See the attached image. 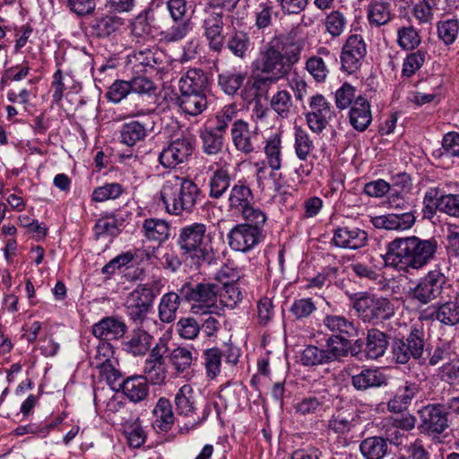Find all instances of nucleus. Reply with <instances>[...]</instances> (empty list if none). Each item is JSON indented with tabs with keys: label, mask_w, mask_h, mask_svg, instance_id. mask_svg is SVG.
I'll return each instance as SVG.
<instances>
[{
	"label": "nucleus",
	"mask_w": 459,
	"mask_h": 459,
	"mask_svg": "<svg viewBox=\"0 0 459 459\" xmlns=\"http://www.w3.org/2000/svg\"><path fill=\"white\" fill-rule=\"evenodd\" d=\"M120 424L123 434L126 436L130 446L138 448L143 445L146 439V434L138 417L134 415L122 417Z\"/></svg>",
	"instance_id": "31"
},
{
	"label": "nucleus",
	"mask_w": 459,
	"mask_h": 459,
	"mask_svg": "<svg viewBox=\"0 0 459 459\" xmlns=\"http://www.w3.org/2000/svg\"><path fill=\"white\" fill-rule=\"evenodd\" d=\"M385 204L389 209L397 211L411 210L412 200L410 196L411 189V178L406 173L398 174L394 179Z\"/></svg>",
	"instance_id": "19"
},
{
	"label": "nucleus",
	"mask_w": 459,
	"mask_h": 459,
	"mask_svg": "<svg viewBox=\"0 0 459 459\" xmlns=\"http://www.w3.org/2000/svg\"><path fill=\"white\" fill-rule=\"evenodd\" d=\"M200 195L198 186L192 179L169 174L164 178L158 200L169 214L179 216L193 211Z\"/></svg>",
	"instance_id": "3"
},
{
	"label": "nucleus",
	"mask_w": 459,
	"mask_h": 459,
	"mask_svg": "<svg viewBox=\"0 0 459 459\" xmlns=\"http://www.w3.org/2000/svg\"><path fill=\"white\" fill-rule=\"evenodd\" d=\"M387 449L386 440L377 436L367 437L359 445V451L365 459H383Z\"/></svg>",
	"instance_id": "41"
},
{
	"label": "nucleus",
	"mask_w": 459,
	"mask_h": 459,
	"mask_svg": "<svg viewBox=\"0 0 459 459\" xmlns=\"http://www.w3.org/2000/svg\"><path fill=\"white\" fill-rule=\"evenodd\" d=\"M349 119L352 127L358 132H364L372 122L370 104L359 96L355 100L349 112Z\"/></svg>",
	"instance_id": "26"
},
{
	"label": "nucleus",
	"mask_w": 459,
	"mask_h": 459,
	"mask_svg": "<svg viewBox=\"0 0 459 459\" xmlns=\"http://www.w3.org/2000/svg\"><path fill=\"white\" fill-rule=\"evenodd\" d=\"M420 423L419 429L429 436L436 437L448 428L447 413L440 403L423 406L418 411Z\"/></svg>",
	"instance_id": "14"
},
{
	"label": "nucleus",
	"mask_w": 459,
	"mask_h": 459,
	"mask_svg": "<svg viewBox=\"0 0 459 459\" xmlns=\"http://www.w3.org/2000/svg\"><path fill=\"white\" fill-rule=\"evenodd\" d=\"M93 231L97 238L116 236L119 232L117 220L110 214L102 216L96 221Z\"/></svg>",
	"instance_id": "63"
},
{
	"label": "nucleus",
	"mask_w": 459,
	"mask_h": 459,
	"mask_svg": "<svg viewBox=\"0 0 459 459\" xmlns=\"http://www.w3.org/2000/svg\"><path fill=\"white\" fill-rule=\"evenodd\" d=\"M355 411H339L332 415L328 421V429L337 434H345L357 425Z\"/></svg>",
	"instance_id": "45"
},
{
	"label": "nucleus",
	"mask_w": 459,
	"mask_h": 459,
	"mask_svg": "<svg viewBox=\"0 0 459 459\" xmlns=\"http://www.w3.org/2000/svg\"><path fill=\"white\" fill-rule=\"evenodd\" d=\"M169 360L175 371L180 374L188 370L195 359L188 349L178 347L169 353Z\"/></svg>",
	"instance_id": "54"
},
{
	"label": "nucleus",
	"mask_w": 459,
	"mask_h": 459,
	"mask_svg": "<svg viewBox=\"0 0 459 459\" xmlns=\"http://www.w3.org/2000/svg\"><path fill=\"white\" fill-rule=\"evenodd\" d=\"M451 285L446 274L438 268L429 271L408 290V297L421 306L441 298Z\"/></svg>",
	"instance_id": "6"
},
{
	"label": "nucleus",
	"mask_w": 459,
	"mask_h": 459,
	"mask_svg": "<svg viewBox=\"0 0 459 459\" xmlns=\"http://www.w3.org/2000/svg\"><path fill=\"white\" fill-rule=\"evenodd\" d=\"M160 7L159 3L152 2L149 7L141 12L132 23V32L134 36L143 37L152 32L151 22L154 19L155 12Z\"/></svg>",
	"instance_id": "44"
},
{
	"label": "nucleus",
	"mask_w": 459,
	"mask_h": 459,
	"mask_svg": "<svg viewBox=\"0 0 459 459\" xmlns=\"http://www.w3.org/2000/svg\"><path fill=\"white\" fill-rule=\"evenodd\" d=\"M230 185V173L225 169L215 170L209 180V195L212 198H220L228 190Z\"/></svg>",
	"instance_id": "52"
},
{
	"label": "nucleus",
	"mask_w": 459,
	"mask_h": 459,
	"mask_svg": "<svg viewBox=\"0 0 459 459\" xmlns=\"http://www.w3.org/2000/svg\"><path fill=\"white\" fill-rule=\"evenodd\" d=\"M181 299L174 291L165 293L161 296L158 306V316L162 323L169 324L177 317Z\"/></svg>",
	"instance_id": "37"
},
{
	"label": "nucleus",
	"mask_w": 459,
	"mask_h": 459,
	"mask_svg": "<svg viewBox=\"0 0 459 459\" xmlns=\"http://www.w3.org/2000/svg\"><path fill=\"white\" fill-rule=\"evenodd\" d=\"M158 282L155 286L139 285L127 297L126 309L134 322H141L152 307L155 298L160 294Z\"/></svg>",
	"instance_id": "9"
},
{
	"label": "nucleus",
	"mask_w": 459,
	"mask_h": 459,
	"mask_svg": "<svg viewBox=\"0 0 459 459\" xmlns=\"http://www.w3.org/2000/svg\"><path fill=\"white\" fill-rule=\"evenodd\" d=\"M294 137V148L297 157L300 160H307L314 149V143L311 140L309 134L300 126H296Z\"/></svg>",
	"instance_id": "56"
},
{
	"label": "nucleus",
	"mask_w": 459,
	"mask_h": 459,
	"mask_svg": "<svg viewBox=\"0 0 459 459\" xmlns=\"http://www.w3.org/2000/svg\"><path fill=\"white\" fill-rule=\"evenodd\" d=\"M243 299V294L237 283H223L220 290L219 306L234 308Z\"/></svg>",
	"instance_id": "58"
},
{
	"label": "nucleus",
	"mask_w": 459,
	"mask_h": 459,
	"mask_svg": "<svg viewBox=\"0 0 459 459\" xmlns=\"http://www.w3.org/2000/svg\"><path fill=\"white\" fill-rule=\"evenodd\" d=\"M204 366L209 379L216 378L221 373L222 352L219 348L206 349L203 353Z\"/></svg>",
	"instance_id": "53"
},
{
	"label": "nucleus",
	"mask_w": 459,
	"mask_h": 459,
	"mask_svg": "<svg viewBox=\"0 0 459 459\" xmlns=\"http://www.w3.org/2000/svg\"><path fill=\"white\" fill-rule=\"evenodd\" d=\"M416 222V211L402 213H387L375 218L374 224L387 230L403 231L410 230Z\"/></svg>",
	"instance_id": "22"
},
{
	"label": "nucleus",
	"mask_w": 459,
	"mask_h": 459,
	"mask_svg": "<svg viewBox=\"0 0 459 459\" xmlns=\"http://www.w3.org/2000/svg\"><path fill=\"white\" fill-rule=\"evenodd\" d=\"M309 111L306 114L308 127L316 134L321 133L334 115L331 104L322 94L310 98Z\"/></svg>",
	"instance_id": "16"
},
{
	"label": "nucleus",
	"mask_w": 459,
	"mask_h": 459,
	"mask_svg": "<svg viewBox=\"0 0 459 459\" xmlns=\"http://www.w3.org/2000/svg\"><path fill=\"white\" fill-rule=\"evenodd\" d=\"M212 239V236L207 233L206 225L195 222L179 230L177 245L186 260L200 267L216 262Z\"/></svg>",
	"instance_id": "4"
},
{
	"label": "nucleus",
	"mask_w": 459,
	"mask_h": 459,
	"mask_svg": "<svg viewBox=\"0 0 459 459\" xmlns=\"http://www.w3.org/2000/svg\"><path fill=\"white\" fill-rule=\"evenodd\" d=\"M368 241L365 230L356 227H339L334 230L332 244L337 247L347 249H359Z\"/></svg>",
	"instance_id": "20"
},
{
	"label": "nucleus",
	"mask_w": 459,
	"mask_h": 459,
	"mask_svg": "<svg viewBox=\"0 0 459 459\" xmlns=\"http://www.w3.org/2000/svg\"><path fill=\"white\" fill-rule=\"evenodd\" d=\"M273 4L270 0L260 3L255 11V26L264 30L273 23Z\"/></svg>",
	"instance_id": "64"
},
{
	"label": "nucleus",
	"mask_w": 459,
	"mask_h": 459,
	"mask_svg": "<svg viewBox=\"0 0 459 459\" xmlns=\"http://www.w3.org/2000/svg\"><path fill=\"white\" fill-rule=\"evenodd\" d=\"M425 310L421 317L424 319H436L446 325H455L459 323V307L455 300H449L434 307V310L427 315Z\"/></svg>",
	"instance_id": "30"
},
{
	"label": "nucleus",
	"mask_w": 459,
	"mask_h": 459,
	"mask_svg": "<svg viewBox=\"0 0 459 459\" xmlns=\"http://www.w3.org/2000/svg\"><path fill=\"white\" fill-rule=\"evenodd\" d=\"M323 325L333 335L351 337L357 334L353 321L342 315H326Z\"/></svg>",
	"instance_id": "34"
},
{
	"label": "nucleus",
	"mask_w": 459,
	"mask_h": 459,
	"mask_svg": "<svg viewBox=\"0 0 459 459\" xmlns=\"http://www.w3.org/2000/svg\"><path fill=\"white\" fill-rule=\"evenodd\" d=\"M124 25L123 18L110 13L96 19L92 28L99 37L105 38L119 31Z\"/></svg>",
	"instance_id": "46"
},
{
	"label": "nucleus",
	"mask_w": 459,
	"mask_h": 459,
	"mask_svg": "<svg viewBox=\"0 0 459 459\" xmlns=\"http://www.w3.org/2000/svg\"><path fill=\"white\" fill-rule=\"evenodd\" d=\"M207 82V76L202 69L191 68L180 78L178 82L179 91L204 93Z\"/></svg>",
	"instance_id": "32"
},
{
	"label": "nucleus",
	"mask_w": 459,
	"mask_h": 459,
	"mask_svg": "<svg viewBox=\"0 0 459 459\" xmlns=\"http://www.w3.org/2000/svg\"><path fill=\"white\" fill-rule=\"evenodd\" d=\"M143 231L148 240L158 243L166 241L170 235L169 225L160 219H146L143 223Z\"/></svg>",
	"instance_id": "40"
},
{
	"label": "nucleus",
	"mask_w": 459,
	"mask_h": 459,
	"mask_svg": "<svg viewBox=\"0 0 459 459\" xmlns=\"http://www.w3.org/2000/svg\"><path fill=\"white\" fill-rule=\"evenodd\" d=\"M195 138L190 134H183L180 137L171 140L160 152L159 162L167 169L188 161L195 148Z\"/></svg>",
	"instance_id": "10"
},
{
	"label": "nucleus",
	"mask_w": 459,
	"mask_h": 459,
	"mask_svg": "<svg viewBox=\"0 0 459 459\" xmlns=\"http://www.w3.org/2000/svg\"><path fill=\"white\" fill-rule=\"evenodd\" d=\"M204 36L211 51L221 53L224 48V20L221 12H210L202 21Z\"/></svg>",
	"instance_id": "17"
},
{
	"label": "nucleus",
	"mask_w": 459,
	"mask_h": 459,
	"mask_svg": "<svg viewBox=\"0 0 459 459\" xmlns=\"http://www.w3.org/2000/svg\"><path fill=\"white\" fill-rule=\"evenodd\" d=\"M238 116V108L235 105L230 104L224 106L220 109L214 117V129L219 132L225 134L230 123H234L235 118Z\"/></svg>",
	"instance_id": "62"
},
{
	"label": "nucleus",
	"mask_w": 459,
	"mask_h": 459,
	"mask_svg": "<svg viewBox=\"0 0 459 459\" xmlns=\"http://www.w3.org/2000/svg\"><path fill=\"white\" fill-rule=\"evenodd\" d=\"M268 166L273 170H279L281 167L282 146L279 134H271L266 140L264 147Z\"/></svg>",
	"instance_id": "42"
},
{
	"label": "nucleus",
	"mask_w": 459,
	"mask_h": 459,
	"mask_svg": "<svg viewBox=\"0 0 459 459\" xmlns=\"http://www.w3.org/2000/svg\"><path fill=\"white\" fill-rule=\"evenodd\" d=\"M438 39L446 46L454 44L459 36V19L455 16H445L437 24Z\"/></svg>",
	"instance_id": "39"
},
{
	"label": "nucleus",
	"mask_w": 459,
	"mask_h": 459,
	"mask_svg": "<svg viewBox=\"0 0 459 459\" xmlns=\"http://www.w3.org/2000/svg\"><path fill=\"white\" fill-rule=\"evenodd\" d=\"M224 134L217 132L214 128L205 129L201 132L200 138L203 143V150L208 155L219 153L223 146Z\"/></svg>",
	"instance_id": "55"
},
{
	"label": "nucleus",
	"mask_w": 459,
	"mask_h": 459,
	"mask_svg": "<svg viewBox=\"0 0 459 459\" xmlns=\"http://www.w3.org/2000/svg\"><path fill=\"white\" fill-rule=\"evenodd\" d=\"M129 117L136 119L124 123L119 130L120 143L128 147L136 145L144 141L148 134L154 130L157 114L154 111L140 110L132 113Z\"/></svg>",
	"instance_id": "8"
},
{
	"label": "nucleus",
	"mask_w": 459,
	"mask_h": 459,
	"mask_svg": "<svg viewBox=\"0 0 459 459\" xmlns=\"http://www.w3.org/2000/svg\"><path fill=\"white\" fill-rule=\"evenodd\" d=\"M124 193L123 186L118 183H107L96 187L91 194V200L102 203L108 200L117 199Z\"/></svg>",
	"instance_id": "60"
},
{
	"label": "nucleus",
	"mask_w": 459,
	"mask_h": 459,
	"mask_svg": "<svg viewBox=\"0 0 459 459\" xmlns=\"http://www.w3.org/2000/svg\"><path fill=\"white\" fill-rule=\"evenodd\" d=\"M387 346L388 341L384 333L377 329L368 331L365 347V352L368 359H376L383 356Z\"/></svg>",
	"instance_id": "43"
},
{
	"label": "nucleus",
	"mask_w": 459,
	"mask_h": 459,
	"mask_svg": "<svg viewBox=\"0 0 459 459\" xmlns=\"http://www.w3.org/2000/svg\"><path fill=\"white\" fill-rule=\"evenodd\" d=\"M224 46L234 56L245 59L252 48V42L247 32L233 29L224 38Z\"/></svg>",
	"instance_id": "28"
},
{
	"label": "nucleus",
	"mask_w": 459,
	"mask_h": 459,
	"mask_svg": "<svg viewBox=\"0 0 459 459\" xmlns=\"http://www.w3.org/2000/svg\"><path fill=\"white\" fill-rule=\"evenodd\" d=\"M152 340V335L145 330L137 328L132 331L128 340L124 344V349L134 356H142L150 350Z\"/></svg>",
	"instance_id": "36"
},
{
	"label": "nucleus",
	"mask_w": 459,
	"mask_h": 459,
	"mask_svg": "<svg viewBox=\"0 0 459 459\" xmlns=\"http://www.w3.org/2000/svg\"><path fill=\"white\" fill-rule=\"evenodd\" d=\"M231 140L237 151L249 154L254 152L259 144L257 129L252 130L247 122L242 119L234 121L230 130Z\"/></svg>",
	"instance_id": "18"
},
{
	"label": "nucleus",
	"mask_w": 459,
	"mask_h": 459,
	"mask_svg": "<svg viewBox=\"0 0 459 459\" xmlns=\"http://www.w3.org/2000/svg\"><path fill=\"white\" fill-rule=\"evenodd\" d=\"M348 19L339 10L330 12L324 20L325 32L333 39L340 37L346 30Z\"/></svg>",
	"instance_id": "51"
},
{
	"label": "nucleus",
	"mask_w": 459,
	"mask_h": 459,
	"mask_svg": "<svg viewBox=\"0 0 459 459\" xmlns=\"http://www.w3.org/2000/svg\"><path fill=\"white\" fill-rule=\"evenodd\" d=\"M437 241L416 236L395 238L388 245L385 263L399 270L420 269L429 263L437 252Z\"/></svg>",
	"instance_id": "2"
},
{
	"label": "nucleus",
	"mask_w": 459,
	"mask_h": 459,
	"mask_svg": "<svg viewBox=\"0 0 459 459\" xmlns=\"http://www.w3.org/2000/svg\"><path fill=\"white\" fill-rule=\"evenodd\" d=\"M349 341L344 336L332 335L329 337L323 347L328 359L332 362L347 356L349 351Z\"/></svg>",
	"instance_id": "49"
},
{
	"label": "nucleus",
	"mask_w": 459,
	"mask_h": 459,
	"mask_svg": "<svg viewBox=\"0 0 459 459\" xmlns=\"http://www.w3.org/2000/svg\"><path fill=\"white\" fill-rule=\"evenodd\" d=\"M270 106L281 118H289L294 114L292 96L287 90H280L274 93L271 98Z\"/></svg>",
	"instance_id": "47"
},
{
	"label": "nucleus",
	"mask_w": 459,
	"mask_h": 459,
	"mask_svg": "<svg viewBox=\"0 0 459 459\" xmlns=\"http://www.w3.org/2000/svg\"><path fill=\"white\" fill-rule=\"evenodd\" d=\"M394 17L390 4L385 2H375L368 7V20L371 26L379 27L387 24Z\"/></svg>",
	"instance_id": "48"
},
{
	"label": "nucleus",
	"mask_w": 459,
	"mask_h": 459,
	"mask_svg": "<svg viewBox=\"0 0 459 459\" xmlns=\"http://www.w3.org/2000/svg\"><path fill=\"white\" fill-rule=\"evenodd\" d=\"M175 414L170 401L160 397L152 411V426L156 432H169L175 423Z\"/></svg>",
	"instance_id": "21"
},
{
	"label": "nucleus",
	"mask_w": 459,
	"mask_h": 459,
	"mask_svg": "<svg viewBox=\"0 0 459 459\" xmlns=\"http://www.w3.org/2000/svg\"><path fill=\"white\" fill-rule=\"evenodd\" d=\"M387 385V377L377 368H364L351 375V385L358 391H366Z\"/></svg>",
	"instance_id": "23"
},
{
	"label": "nucleus",
	"mask_w": 459,
	"mask_h": 459,
	"mask_svg": "<svg viewBox=\"0 0 459 459\" xmlns=\"http://www.w3.org/2000/svg\"><path fill=\"white\" fill-rule=\"evenodd\" d=\"M441 0H420L416 3L411 14L419 25H431L433 23L435 13L438 12Z\"/></svg>",
	"instance_id": "38"
},
{
	"label": "nucleus",
	"mask_w": 459,
	"mask_h": 459,
	"mask_svg": "<svg viewBox=\"0 0 459 459\" xmlns=\"http://www.w3.org/2000/svg\"><path fill=\"white\" fill-rule=\"evenodd\" d=\"M160 6L165 4L173 24L160 32L161 39L166 43H177L183 40L192 30L190 19L185 20L187 13L186 0H160Z\"/></svg>",
	"instance_id": "7"
},
{
	"label": "nucleus",
	"mask_w": 459,
	"mask_h": 459,
	"mask_svg": "<svg viewBox=\"0 0 459 459\" xmlns=\"http://www.w3.org/2000/svg\"><path fill=\"white\" fill-rule=\"evenodd\" d=\"M420 42V36L413 26H404L397 30V43L402 49L413 50Z\"/></svg>",
	"instance_id": "59"
},
{
	"label": "nucleus",
	"mask_w": 459,
	"mask_h": 459,
	"mask_svg": "<svg viewBox=\"0 0 459 459\" xmlns=\"http://www.w3.org/2000/svg\"><path fill=\"white\" fill-rule=\"evenodd\" d=\"M303 47V40H289L283 35H275L259 48L251 63L252 72L266 74L280 81L299 62Z\"/></svg>",
	"instance_id": "1"
},
{
	"label": "nucleus",
	"mask_w": 459,
	"mask_h": 459,
	"mask_svg": "<svg viewBox=\"0 0 459 459\" xmlns=\"http://www.w3.org/2000/svg\"><path fill=\"white\" fill-rule=\"evenodd\" d=\"M126 332V324L119 318L107 316L92 325V334L106 342L117 340Z\"/></svg>",
	"instance_id": "25"
},
{
	"label": "nucleus",
	"mask_w": 459,
	"mask_h": 459,
	"mask_svg": "<svg viewBox=\"0 0 459 459\" xmlns=\"http://www.w3.org/2000/svg\"><path fill=\"white\" fill-rule=\"evenodd\" d=\"M174 403L177 413L184 418H191L192 422L185 423L181 431L188 432L200 427L205 417H195L196 414V400L193 387L190 385H182L175 394Z\"/></svg>",
	"instance_id": "13"
},
{
	"label": "nucleus",
	"mask_w": 459,
	"mask_h": 459,
	"mask_svg": "<svg viewBox=\"0 0 459 459\" xmlns=\"http://www.w3.org/2000/svg\"><path fill=\"white\" fill-rule=\"evenodd\" d=\"M252 73L251 79L247 82L241 91L242 99L248 102L266 94L270 88L279 81L266 74Z\"/></svg>",
	"instance_id": "24"
},
{
	"label": "nucleus",
	"mask_w": 459,
	"mask_h": 459,
	"mask_svg": "<svg viewBox=\"0 0 459 459\" xmlns=\"http://www.w3.org/2000/svg\"><path fill=\"white\" fill-rule=\"evenodd\" d=\"M353 307L365 321L385 320L394 313V305L386 298L363 294L358 298Z\"/></svg>",
	"instance_id": "11"
},
{
	"label": "nucleus",
	"mask_w": 459,
	"mask_h": 459,
	"mask_svg": "<svg viewBox=\"0 0 459 459\" xmlns=\"http://www.w3.org/2000/svg\"><path fill=\"white\" fill-rule=\"evenodd\" d=\"M220 290L221 284L209 280L195 284L185 282L179 293L182 299L190 305L192 314L210 315L220 309Z\"/></svg>",
	"instance_id": "5"
},
{
	"label": "nucleus",
	"mask_w": 459,
	"mask_h": 459,
	"mask_svg": "<svg viewBox=\"0 0 459 459\" xmlns=\"http://www.w3.org/2000/svg\"><path fill=\"white\" fill-rule=\"evenodd\" d=\"M114 354L113 346L108 342H100L93 354L90 359L91 366L93 368H103L104 366L110 365L113 363L112 357Z\"/></svg>",
	"instance_id": "61"
},
{
	"label": "nucleus",
	"mask_w": 459,
	"mask_h": 459,
	"mask_svg": "<svg viewBox=\"0 0 459 459\" xmlns=\"http://www.w3.org/2000/svg\"><path fill=\"white\" fill-rule=\"evenodd\" d=\"M246 79V72L228 71L219 75L218 82L226 94L234 95L241 88Z\"/></svg>",
	"instance_id": "50"
},
{
	"label": "nucleus",
	"mask_w": 459,
	"mask_h": 459,
	"mask_svg": "<svg viewBox=\"0 0 459 459\" xmlns=\"http://www.w3.org/2000/svg\"><path fill=\"white\" fill-rule=\"evenodd\" d=\"M178 105L184 113L197 116L207 108L206 95L202 92H180Z\"/></svg>",
	"instance_id": "35"
},
{
	"label": "nucleus",
	"mask_w": 459,
	"mask_h": 459,
	"mask_svg": "<svg viewBox=\"0 0 459 459\" xmlns=\"http://www.w3.org/2000/svg\"><path fill=\"white\" fill-rule=\"evenodd\" d=\"M420 391V385L415 382H405L398 387L394 396L387 403V409L391 412L399 413L409 407L412 399Z\"/></svg>",
	"instance_id": "27"
},
{
	"label": "nucleus",
	"mask_w": 459,
	"mask_h": 459,
	"mask_svg": "<svg viewBox=\"0 0 459 459\" xmlns=\"http://www.w3.org/2000/svg\"><path fill=\"white\" fill-rule=\"evenodd\" d=\"M433 156L437 159L459 157V134L455 132L446 134L441 148L435 150Z\"/></svg>",
	"instance_id": "57"
},
{
	"label": "nucleus",
	"mask_w": 459,
	"mask_h": 459,
	"mask_svg": "<svg viewBox=\"0 0 459 459\" xmlns=\"http://www.w3.org/2000/svg\"><path fill=\"white\" fill-rule=\"evenodd\" d=\"M367 54V46L362 36L351 35L342 48L341 64L342 68L348 74L358 71Z\"/></svg>",
	"instance_id": "15"
},
{
	"label": "nucleus",
	"mask_w": 459,
	"mask_h": 459,
	"mask_svg": "<svg viewBox=\"0 0 459 459\" xmlns=\"http://www.w3.org/2000/svg\"><path fill=\"white\" fill-rule=\"evenodd\" d=\"M264 232L257 227L239 223L235 225L228 233L227 238L232 250L247 253L264 241Z\"/></svg>",
	"instance_id": "12"
},
{
	"label": "nucleus",
	"mask_w": 459,
	"mask_h": 459,
	"mask_svg": "<svg viewBox=\"0 0 459 459\" xmlns=\"http://www.w3.org/2000/svg\"><path fill=\"white\" fill-rule=\"evenodd\" d=\"M254 195L250 187L242 180H238L230 189L228 202L229 207L239 212L253 203Z\"/></svg>",
	"instance_id": "33"
},
{
	"label": "nucleus",
	"mask_w": 459,
	"mask_h": 459,
	"mask_svg": "<svg viewBox=\"0 0 459 459\" xmlns=\"http://www.w3.org/2000/svg\"><path fill=\"white\" fill-rule=\"evenodd\" d=\"M123 394L133 403L143 401L149 394V385L143 376H133L117 385Z\"/></svg>",
	"instance_id": "29"
}]
</instances>
